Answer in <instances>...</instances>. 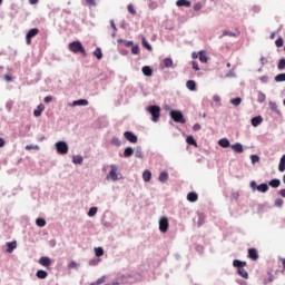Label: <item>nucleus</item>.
Listing matches in <instances>:
<instances>
[{
  "mask_svg": "<svg viewBox=\"0 0 285 285\" xmlns=\"http://www.w3.org/2000/svg\"><path fill=\"white\" fill-rule=\"evenodd\" d=\"M230 104H233V106H239L242 104V98H234L230 100Z\"/></svg>",
  "mask_w": 285,
  "mask_h": 285,
  "instance_id": "37998d69",
  "label": "nucleus"
},
{
  "mask_svg": "<svg viewBox=\"0 0 285 285\" xmlns=\"http://www.w3.org/2000/svg\"><path fill=\"white\" fill-rule=\"evenodd\" d=\"M85 3L89 8H95V6H97V1L96 0H85Z\"/></svg>",
  "mask_w": 285,
  "mask_h": 285,
  "instance_id": "58836bf2",
  "label": "nucleus"
},
{
  "mask_svg": "<svg viewBox=\"0 0 285 285\" xmlns=\"http://www.w3.org/2000/svg\"><path fill=\"white\" fill-rule=\"evenodd\" d=\"M142 73L145 77H153V69L148 66L142 67Z\"/></svg>",
  "mask_w": 285,
  "mask_h": 285,
  "instance_id": "a878e982",
  "label": "nucleus"
},
{
  "mask_svg": "<svg viewBox=\"0 0 285 285\" xmlns=\"http://www.w3.org/2000/svg\"><path fill=\"white\" fill-rule=\"evenodd\" d=\"M142 46L149 51L153 50V47L150 46V43H148V40H146L144 37H142Z\"/></svg>",
  "mask_w": 285,
  "mask_h": 285,
  "instance_id": "ea45409f",
  "label": "nucleus"
},
{
  "mask_svg": "<svg viewBox=\"0 0 285 285\" xmlns=\"http://www.w3.org/2000/svg\"><path fill=\"white\" fill-rule=\"evenodd\" d=\"M135 157H137V159H144V151L141 150V147L136 148Z\"/></svg>",
  "mask_w": 285,
  "mask_h": 285,
  "instance_id": "473e14b6",
  "label": "nucleus"
},
{
  "mask_svg": "<svg viewBox=\"0 0 285 285\" xmlns=\"http://www.w3.org/2000/svg\"><path fill=\"white\" fill-rule=\"evenodd\" d=\"M88 100H86V99H79V100H75L73 102H72V106H88Z\"/></svg>",
  "mask_w": 285,
  "mask_h": 285,
  "instance_id": "c85d7f7f",
  "label": "nucleus"
},
{
  "mask_svg": "<svg viewBox=\"0 0 285 285\" xmlns=\"http://www.w3.org/2000/svg\"><path fill=\"white\" fill-rule=\"evenodd\" d=\"M58 155H68V144L66 141L56 142Z\"/></svg>",
  "mask_w": 285,
  "mask_h": 285,
  "instance_id": "20e7f679",
  "label": "nucleus"
},
{
  "mask_svg": "<svg viewBox=\"0 0 285 285\" xmlns=\"http://www.w3.org/2000/svg\"><path fill=\"white\" fill-rule=\"evenodd\" d=\"M170 227V223H168V217L163 216L159 219V230L160 233H168V228Z\"/></svg>",
  "mask_w": 285,
  "mask_h": 285,
  "instance_id": "39448f33",
  "label": "nucleus"
},
{
  "mask_svg": "<svg viewBox=\"0 0 285 285\" xmlns=\"http://www.w3.org/2000/svg\"><path fill=\"white\" fill-rule=\"evenodd\" d=\"M52 101V96L45 97V104H50Z\"/></svg>",
  "mask_w": 285,
  "mask_h": 285,
  "instance_id": "13d9d810",
  "label": "nucleus"
},
{
  "mask_svg": "<svg viewBox=\"0 0 285 285\" xmlns=\"http://www.w3.org/2000/svg\"><path fill=\"white\" fill-rule=\"evenodd\" d=\"M163 63H164V68H174V63H173V60L170 58H165L163 60Z\"/></svg>",
  "mask_w": 285,
  "mask_h": 285,
  "instance_id": "bb28decb",
  "label": "nucleus"
},
{
  "mask_svg": "<svg viewBox=\"0 0 285 285\" xmlns=\"http://www.w3.org/2000/svg\"><path fill=\"white\" fill-rule=\"evenodd\" d=\"M263 121L264 119L262 118V116H256L252 118V126H254V128H257V126H259Z\"/></svg>",
  "mask_w": 285,
  "mask_h": 285,
  "instance_id": "ddd939ff",
  "label": "nucleus"
},
{
  "mask_svg": "<svg viewBox=\"0 0 285 285\" xmlns=\"http://www.w3.org/2000/svg\"><path fill=\"white\" fill-rule=\"evenodd\" d=\"M238 35L232 31H224L223 37H237Z\"/></svg>",
  "mask_w": 285,
  "mask_h": 285,
  "instance_id": "8fccbe9b",
  "label": "nucleus"
},
{
  "mask_svg": "<svg viewBox=\"0 0 285 285\" xmlns=\"http://www.w3.org/2000/svg\"><path fill=\"white\" fill-rule=\"evenodd\" d=\"M275 81H277V82L285 81V73H279V75L275 76Z\"/></svg>",
  "mask_w": 285,
  "mask_h": 285,
  "instance_id": "79ce46f5",
  "label": "nucleus"
},
{
  "mask_svg": "<svg viewBox=\"0 0 285 285\" xmlns=\"http://www.w3.org/2000/svg\"><path fill=\"white\" fill-rule=\"evenodd\" d=\"M248 257H249V259H253L254 262H257V259H259V254H257V249L249 248L248 249Z\"/></svg>",
  "mask_w": 285,
  "mask_h": 285,
  "instance_id": "9d476101",
  "label": "nucleus"
},
{
  "mask_svg": "<svg viewBox=\"0 0 285 285\" xmlns=\"http://www.w3.org/2000/svg\"><path fill=\"white\" fill-rule=\"evenodd\" d=\"M191 66L194 70L199 71V65L197 63V61H193Z\"/></svg>",
  "mask_w": 285,
  "mask_h": 285,
  "instance_id": "5fc2aeb1",
  "label": "nucleus"
},
{
  "mask_svg": "<svg viewBox=\"0 0 285 285\" xmlns=\"http://www.w3.org/2000/svg\"><path fill=\"white\" fill-rule=\"evenodd\" d=\"M26 150H39V146L38 145H27Z\"/></svg>",
  "mask_w": 285,
  "mask_h": 285,
  "instance_id": "a18cd8bd",
  "label": "nucleus"
},
{
  "mask_svg": "<svg viewBox=\"0 0 285 285\" xmlns=\"http://www.w3.org/2000/svg\"><path fill=\"white\" fill-rule=\"evenodd\" d=\"M142 179H144V181H146V183L150 181V179H153V173H150V170L146 169V170L142 173Z\"/></svg>",
  "mask_w": 285,
  "mask_h": 285,
  "instance_id": "f3484780",
  "label": "nucleus"
},
{
  "mask_svg": "<svg viewBox=\"0 0 285 285\" xmlns=\"http://www.w3.org/2000/svg\"><path fill=\"white\" fill-rule=\"evenodd\" d=\"M218 146H220L222 148H228L230 147V141L227 138H222L218 141Z\"/></svg>",
  "mask_w": 285,
  "mask_h": 285,
  "instance_id": "6ab92c4d",
  "label": "nucleus"
},
{
  "mask_svg": "<svg viewBox=\"0 0 285 285\" xmlns=\"http://www.w3.org/2000/svg\"><path fill=\"white\" fill-rule=\"evenodd\" d=\"M176 6L178 8H190L191 3L188 0H177Z\"/></svg>",
  "mask_w": 285,
  "mask_h": 285,
  "instance_id": "f8f14e48",
  "label": "nucleus"
},
{
  "mask_svg": "<svg viewBox=\"0 0 285 285\" xmlns=\"http://www.w3.org/2000/svg\"><path fill=\"white\" fill-rule=\"evenodd\" d=\"M276 48H282V46H284V39L283 38H278L275 41Z\"/></svg>",
  "mask_w": 285,
  "mask_h": 285,
  "instance_id": "de8ad7c7",
  "label": "nucleus"
},
{
  "mask_svg": "<svg viewBox=\"0 0 285 285\" xmlns=\"http://www.w3.org/2000/svg\"><path fill=\"white\" fill-rule=\"evenodd\" d=\"M29 3L31 6H37V3H39V0H29Z\"/></svg>",
  "mask_w": 285,
  "mask_h": 285,
  "instance_id": "e2e57ef3",
  "label": "nucleus"
},
{
  "mask_svg": "<svg viewBox=\"0 0 285 285\" xmlns=\"http://www.w3.org/2000/svg\"><path fill=\"white\" fill-rule=\"evenodd\" d=\"M257 101H258V104H264V101H266V95L263 92H258Z\"/></svg>",
  "mask_w": 285,
  "mask_h": 285,
  "instance_id": "72a5a7b5",
  "label": "nucleus"
},
{
  "mask_svg": "<svg viewBox=\"0 0 285 285\" xmlns=\"http://www.w3.org/2000/svg\"><path fill=\"white\" fill-rule=\"evenodd\" d=\"M232 150H234V153H244V146H242V144L236 142L234 145H232Z\"/></svg>",
  "mask_w": 285,
  "mask_h": 285,
  "instance_id": "4468645a",
  "label": "nucleus"
},
{
  "mask_svg": "<svg viewBox=\"0 0 285 285\" xmlns=\"http://www.w3.org/2000/svg\"><path fill=\"white\" fill-rule=\"evenodd\" d=\"M97 207H91L88 212L89 217H95L97 215Z\"/></svg>",
  "mask_w": 285,
  "mask_h": 285,
  "instance_id": "a19ab883",
  "label": "nucleus"
},
{
  "mask_svg": "<svg viewBox=\"0 0 285 285\" xmlns=\"http://www.w3.org/2000/svg\"><path fill=\"white\" fill-rule=\"evenodd\" d=\"M134 153H135V149H132V147H127L124 150V157H132Z\"/></svg>",
  "mask_w": 285,
  "mask_h": 285,
  "instance_id": "c756f323",
  "label": "nucleus"
},
{
  "mask_svg": "<svg viewBox=\"0 0 285 285\" xmlns=\"http://www.w3.org/2000/svg\"><path fill=\"white\" fill-rule=\"evenodd\" d=\"M124 137L130 144H137V136H135V134H132L131 131H125Z\"/></svg>",
  "mask_w": 285,
  "mask_h": 285,
  "instance_id": "6e6552de",
  "label": "nucleus"
},
{
  "mask_svg": "<svg viewBox=\"0 0 285 285\" xmlns=\"http://www.w3.org/2000/svg\"><path fill=\"white\" fill-rule=\"evenodd\" d=\"M46 110V106L43 104H40L38 106V109L33 111L35 117H41V112Z\"/></svg>",
  "mask_w": 285,
  "mask_h": 285,
  "instance_id": "5701e85b",
  "label": "nucleus"
},
{
  "mask_svg": "<svg viewBox=\"0 0 285 285\" xmlns=\"http://www.w3.org/2000/svg\"><path fill=\"white\" fill-rule=\"evenodd\" d=\"M110 26H111L112 29L117 30V26H115V21L114 20L110 21Z\"/></svg>",
  "mask_w": 285,
  "mask_h": 285,
  "instance_id": "774afa93",
  "label": "nucleus"
},
{
  "mask_svg": "<svg viewBox=\"0 0 285 285\" xmlns=\"http://www.w3.org/2000/svg\"><path fill=\"white\" fill-rule=\"evenodd\" d=\"M158 179L161 184H166V181H168V173L167 171H161Z\"/></svg>",
  "mask_w": 285,
  "mask_h": 285,
  "instance_id": "393cba45",
  "label": "nucleus"
},
{
  "mask_svg": "<svg viewBox=\"0 0 285 285\" xmlns=\"http://www.w3.org/2000/svg\"><path fill=\"white\" fill-rule=\"evenodd\" d=\"M278 70H285V59H281L277 65Z\"/></svg>",
  "mask_w": 285,
  "mask_h": 285,
  "instance_id": "c03bdc74",
  "label": "nucleus"
},
{
  "mask_svg": "<svg viewBox=\"0 0 285 285\" xmlns=\"http://www.w3.org/2000/svg\"><path fill=\"white\" fill-rule=\"evenodd\" d=\"M233 266H234L235 268H244L245 266H247V264H246V262H242V261H239V259H235V261L233 262Z\"/></svg>",
  "mask_w": 285,
  "mask_h": 285,
  "instance_id": "aec40b11",
  "label": "nucleus"
},
{
  "mask_svg": "<svg viewBox=\"0 0 285 285\" xmlns=\"http://www.w3.org/2000/svg\"><path fill=\"white\" fill-rule=\"evenodd\" d=\"M4 79H6L7 81H12V77H11L10 75H6V76H4Z\"/></svg>",
  "mask_w": 285,
  "mask_h": 285,
  "instance_id": "338daca9",
  "label": "nucleus"
},
{
  "mask_svg": "<svg viewBox=\"0 0 285 285\" xmlns=\"http://www.w3.org/2000/svg\"><path fill=\"white\" fill-rule=\"evenodd\" d=\"M278 170H279V173H284V170H285V155H283L279 160Z\"/></svg>",
  "mask_w": 285,
  "mask_h": 285,
  "instance_id": "cd10ccee",
  "label": "nucleus"
},
{
  "mask_svg": "<svg viewBox=\"0 0 285 285\" xmlns=\"http://www.w3.org/2000/svg\"><path fill=\"white\" fill-rule=\"evenodd\" d=\"M278 195H281V197H284L285 198V189H281Z\"/></svg>",
  "mask_w": 285,
  "mask_h": 285,
  "instance_id": "69168bd1",
  "label": "nucleus"
},
{
  "mask_svg": "<svg viewBox=\"0 0 285 285\" xmlns=\"http://www.w3.org/2000/svg\"><path fill=\"white\" fill-rule=\"evenodd\" d=\"M193 130H195L196 132H197L198 130H202V125L195 124V125L193 126Z\"/></svg>",
  "mask_w": 285,
  "mask_h": 285,
  "instance_id": "6e6d98bb",
  "label": "nucleus"
},
{
  "mask_svg": "<svg viewBox=\"0 0 285 285\" xmlns=\"http://www.w3.org/2000/svg\"><path fill=\"white\" fill-rule=\"evenodd\" d=\"M127 10L130 14H137V10H135L132 4H128Z\"/></svg>",
  "mask_w": 285,
  "mask_h": 285,
  "instance_id": "49530a36",
  "label": "nucleus"
},
{
  "mask_svg": "<svg viewBox=\"0 0 285 285\" xmlns=\"http://www.w3.org/2000/svg\"><path fill=\"white\" fill-rule=\"evenodd\" d=\"M191 58H193V59H199V53L193 52V53H191Z\"/></svg>",
  "mask_w": 285,
  "mask_h": 285,
  "instance_id": "052dcab7",
  "label": "nucleus"
},
{
  "mask_svg": "<svg viewBox=\"0 0 285 285\" xmlns=\"http://www.w3.org/2000/svg\"><path fill=\"white\" fill-rule=\"evenodd\" d=\"M148 112L151 115V120L157 122L159 121V117H161V108L157 105L149 106L147 108Z\"/></svg>",
  "mask_w": 285,
  "mask_h": 285,
  "instance_id": "f03ea898",
  "label": "nucleus"
},
{
  "mask_svg": "<svg viewBox=\"0 0 285 285\" xmlns=\"http://www.w3.org/2000/svg\"><path fill=\"white\" fill-rule=\"evenodd\" d=\"M131 53L132 55H139V46H132L131 47Z\"/></svg>",
  "mask_w": 285,
  "mask_h": 285,
  "instance_id": "603ef678",
  "label": "nucleus"
},
{
  "mask_svg": "<svg viewBox=\"0 0 285 285\" xmlns=\"http://www.w3.org/2000/svg\"><path fill=\"white\" fill-rule=\"evenodd\" d=\"M258 193H268V185L266 183H263L256 187Z\"/></svg>",
  "mask_w": 285,
  "mask_h": 285,
  "instance_id": "b1692460",
  "label": "nucleus"
},
{
  "mask_svg": "<svg viewBox=\"0 0 285 285\" xmlns=\"http://www.w3.org/2000/svg\"><path fill=\"white\" fill-rule=\"evenodd\" d=\"M250 188H257V183L255 181V180H253L252 183H250Z\"/></svg>",
  "mask_w": 285,
  "mask_h": 285,
  "instance_id": "0e129e2a",
  "label": "nucleus"
},
{
  "mask_svg": "<svg viewBox=\"0 0 285 285\" xmlns=\"http://www.w3.org/2000/svg\"><path fill=\"white\" fill-rule=\"evenodd\" d=\"M250 159H252V164H257V163H259V156H257V155H252V156H250Z\"/></svg>",
  "mask_w": 285,
  "mask_h": 285,
  "instance_id": "3c124183",
  "label": "nucleus"
},
{
  "mask_svg": "<svg viewBox=\"0 0 285 285\" xmlns=\"http://www.w3.org/2000/svg\"><path fill=\"white\" fill-rule=\"evenodd\" d=\"M275 206H277L278 208H282V206H284V199L277 198L275 200Z\"/></svg>",
  "mask_w": 285,
  "mask_h": 285,
  "instance_id": "09e8293b",
  "label": "nucleus"
},
{
  "mask_svg": "<svg viewBox=\"0 0 285 285\" xmlns=\"http://www.w3.org/2000/svg\"><path fill=\"white\" fill-rule=\"evenodd\" d=\"M187 144H189V146H197V141L195 140V138L193 136H188L186 138Z\"/></svg>",
  "mask_w": 285,
  "mask_h": 285,
  "instance_id": "c9c22d12",
  "label": "nucleus"
},
{
  "mask_svg": "<svg viewBox=\"0 0 285 285\" xmlns=\"http://www.w3.org/2000/svg\"><path fill=\"white\" fill-rule=\"evenodd\" d=\"M187 199L191 203H195L197 202V199H199V196L197 195V193L195 191H190L188 195H187Z\"/></svg>",
  "mask_w": 285,
  "mask_h": 285,
  "instance_id": "a211bd4d",
  "label": "nucleus"
},
{
  "mask_svg": "<svg viewBox=\"0 0 285 285\" xmlns=\"http://www.w3.org/2000/svg\"><path fill=\"white\" fill-rule=\"evenodd\" d=\"M213 100L216 102V104H219V101H222V98L218 96V95H215L213 97Z\"/></svg>",
  "mask_w": 285,
  "mask_h": 285,
  "instance_id": "4d7b16f0",
  "label": "nucleus"
},
{
  "mask_svg": "<svg viewBox=\"0 0 285 285\" xmlns=\"http://www.w3.org/2000/svg\"><path fill=\"white\" fill-rule=\"evenodd\" d=\"M70 52H73V55H81L82 57H88V53L86 52V48H83V45H81V41H73L69 43L68 46Z\"/></svg>",
  "mask_w": 285,
  "mask_h": 285,
  "instance_id": "f257e3e1",
  "label": "nucleus"
},
{
  "mask_svg": "<svg viewBox=\"0 0 285 285\" xmlns=\"http://www.w3.org/2000/svg\"><path fill=\"white\" fill-rule=\"evenodd\" d=\"M198 55H199L198 59L200 63H208V53L206 51L202 50L198 52Z\"/></svg>",
  "mask_w": 285,
  "mask_h": 285,
  "instance_id": "9b49d317",
  "label": "nucleus"
},
{
  "mask_svg": "<svg viewBox=\"0 0 285 285\" xmlns=\"http://www.w3.org/2000/svg\"><path fill=\"white\" fill-rule=\"evenodd\" d=\"M117 165H111V169L107 175V179H111V181H117V179H119V177L117 176Z\"/></svg>",
  "mask_w": 285,
  "mask_h": 285,
  "instance_id": "0eeeda50",
  "label": "nucleus"
},
{
  "mask_svg": "<svg viewBox=\"0 0 285 285\" xmlns=\"http://www.w3.org/2000/svg\"><path fill=\"white\" fill-rule=\"evenodd\" d=\"M170 118L176 121V124H186V118H184V114L179 110H171Z\"/></svg>",
  "mask_w": 285,
  "mask_h": 285,
  "instance_id": "7ed1b4c3",
  "label": "nucleus"
},
{
  "mask_svg": "<svg viewBox=\"0 0 285 285\" xmlns=\"http://www.w3.org/2000/svg\"><path fill=\"white\" fill-rule=\"evenodd\" d=\"M94 56L99 60L104 59V53L101 52V48H96V50L94 51Z\"/></svg>",
  "mask_w": 285,
  "mask_h": 285,
  "instance_id": "2f4dec72",
  "label": "nucleus"
},
{
  "mask_svg": "<svg viewBox=\"0 0 285 285\" xmlns=\"http://www.w3.org/2000/svg\"><path fill=\"white\" fill-rule=\"evenodd\" d=\"M194 10H195L196 12H199V10H202V2L195 3V4H194Z\"/></svg>",
  "mask_w": 285,
  "mask_h": 285,
  "instance_id": "864d4df0",
  "label": "nucleus"
},
{
  "mask_svg": "<svg viewBox=\"0 0 285 285\" xmlns=\"http://www.w3.org/2000/svg\"><path fill=\"white\" fill-rule=\"evenodd\" d=\"M51 264H52V261L50 259V257L42 256L39 259V265L45 266L46 268H48V266H50Z\"/></svg>",
  "mask_w": 285,
  "mask_h": 285,
  "instance_id": "1a4fd4ad",
  "label": "nucleus"
},
{
  "mask_svg": "<svg viewBox=\"0 0 285 285\" xmlns=\"http://www.w3.org/2000/svg\"><path fill=\"white\" fill-rule=\"evenodd\" d=\"M186 86H187L188 90H191V91L197 90V83L195 82V80H188L186 82Z\"/></svg>",
  "mask_w": 285,
  "mask_h": 285,
  "instance_id": "4be33fe9",
  "label": "nucleus"
},
{
  "mask_svg": "<svg viewBox=\"0 0 285 285\" xmlns=\"http://www.w3.org/2000/svg\"><path fill=\"white\" fill-rule=\"evenodd\" d=\"M36 224H37V226H39V228H43V226H46V219L37 218Z\"/></svg>",
  "mask_w": 285,
  "mask_h": 285,
  "instance_id": "e433bc0d",
  "label": "nucleus"
},
{
  "mask_svg": "<svg viewBox=\"0 0 285 285\" xmlns=\"http://www.w3.org/2000/svg\"><path fill=\"white\" fill-rule=\"evenodd\" d=\"M72 161L75 164H83V157H81V156H73Z\"/></svg>",
  "mask_w": 285,
  "mask_h": 285,
  "instance_id": "4c0bfd02",
  "label": "nucleus"
},
{
  "mask_svg": "<svg viewBox=\"0 0 285 285\" xmlns=\"http://www.w3.org/2000/svg\"><path fill=\"white\" fill-rule=\"evenodd\" d=\"M37 35H39V29H37V28L30 29L27 32V35H26L27 46H30L32 43V39H35V37H37Z\"/></svg>",
  "mask_w": 285,
  "mask_h": 285,
  "instance_id": "423d86ee",
  "label": "nucleus"
},
{
  "mask_svg": "<svg viewBox=\"0 0 285 285\" xmlns=\"http://www.w3.org/2000/svg\"><path fill=\"white\" fill-rule=\"evenodd\" d=\"M96 257H102L104 255V248L102 247H96L95 249Z\"/></svg>",
  "mask_w": 285,
  "mask_h": 285,
  "instance_id": "f704fd0d",
  "label": "nucleus"
},
{
  "mask_svg": "<svg viewBox=\"0 0 285 285\" xmlns=\"http://www.w3.org/2000/svg\"><path fill=\"white\" fill-rule=\"evenodd\" d=\"M238 275L243 277L244 279H248V272L243 267L238 268Z\"/></svg>",
  "mask_w": 285,
  "mask_h": 285,
  "instance_id": "7c9ffc66",
  "label": "nucleus"
},
{
  "mask_svg": "<svg viewBox=\"0 0 285 285\" xmlns=\"http://www.w3.org/2000/svg\"><path fill=\"white\" fill-rule=\"evenodd\" d=\"M36 277H38V279H46V277H48V272H46L43 269H39L36 273Z\"/></svg>",
  "mask_w": 285,
  "mask_h": 285,
  "instance_id": "412c9836",
  "label": "nucleus"
},
{
  "mask_svg": "<svg viewBox=\"0 0 285 285\" xmlns=\"http://www.w3.org/2000/svg\"><path fill=\"white\" fill-rule=\"evenodd\" d=\"M268 186H271V188H279V186H282V180L274 178L268 183Z\"/></svg>",
  "mask_w": 285,
  "mask_h": 285,
  "instance_id": "2eb2a0df",
  "label": "nucleus"
},
{
  "mask_svg": "<svg viewBox=\"0 0 285 285\" xmlns=\"http://www.w3.org/2000/svg\"><path fill=\"white\" fill-rule=\"evenodd\" d=\"M7 253H13L14 249L17 248V242L13 240V242H8L7 243Z\"/></svg>",
  "mask_w": 285,
  "mask_h": 285,
  "instance_id": "dca6fc26",
  "label": "nucleus"
},
{
  "mask_svg": "<svg viewBox=\"0 0 285 285\" xmlns=\"http://www.w3.org/2000/svg\"><path fill=\"white\" fill-rule=\"evenodd\" d=\"M69 268H77V262L71 261L69 264Z\"/></svg>",
  "mask_w": 285,
  "mask_h": 285,
  "instance_id": "bf43d9fd",
  "label": "nucleus"
},
{
  "mask_svg": "<svg viewBox=\"0 0 285 285\" xmlns=\"http://www.w3.org/2000/svg\"><path fill=\"white\" fill-rule=\"evenodd\" d=\"M6 146V140L3 138H0V148H3Z\"/></svg>",
  "mask_w": 285,
  "mask_h": 285,
  "instance_id": "680f3d73",
  "label": "nucleus"
}]
</instances>
